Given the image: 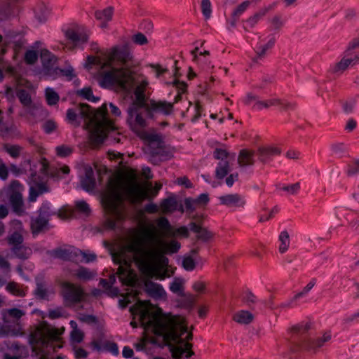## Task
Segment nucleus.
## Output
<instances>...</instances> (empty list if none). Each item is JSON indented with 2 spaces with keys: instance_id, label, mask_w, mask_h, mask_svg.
<instances>
[{
  "instance_id": "1",
  "label": "nucleus",
  "mask_w": 359,
  "mask_h": 359,
  "mask_svg": "<svg viewBox=\"0 0 359 359\" xmlns=\"http://www.w3.org/2000/svg\"><path fill=\"white\" fill-rule=\"evenodd\" d=\"M130 311L134 317L139 316L140 323L145 330L162 337L168 344L174 343L169 344L173 359H189L194 355L193 344L190 342L193 339V327L188 330L184 316L163 313L161 309L151 312L148 301H138Z\"/></svg>"
},
{
  "instance_id": "2",
  "label": "nucleus",
  "mask_w": 359,
  "mask_h": 359,
  "mask_svg": "<svg viewBox=\"0 0 359 359\" xmlns=\"http://www.w3.org/2000/svg\"><path fill=\"white\" fill-rule=\"evenodd\" d=\"M169 236L153 224H142L134 229L128 236L125 249L133 254V259L139 269L149 276L164 279L160 271L168 263L164 255L177 252L180 243L175 240L166 242L162 237Z\"/></svg>"
},
{
  "instance_id": "3",
  "label": "nucleus",
  "mask_w": 359,
  "mask_h": 359,
  "mask_svg": "<svg viewBox=\"0 0 359 359\" xmlns=\"http://www.w3.org/2000/svg\"><path fill=\"white\" fill-rule=\"evenodd\" d=\"M91 48L97 55L87 57L86 67L91 69L96 66L100 75V85L104 88L118 86L123 88H130L134 81L132 72L128 68H123L132 59L128 46H116L110 49L100 50L96 43Z\"/></svg>"
},
{
  "instance_id": "4",
  "label": "nucleus",
  "mask_w": 359,
  "mask_h": 359,
  "mask_svg": "<svg viewBox=\"0 0 359 359\" xmlns=\"http://www.w3.org/2000/svg\"><path fill=\"white\" fill-rule=\"evenodd\" d=\"M151 184L147 181L139 182L135 170H126L111 179L107 184V192L103 195L102 202L107 215L114 220L109 219V226H115V220L122 216L121 205L123 194L133 203H141L150 198Z\"/></svg>"
},
{
  "instance_id": "5",
  "label": "nucleus",
  "mask_w": 359,
  "mask_h": 359,
  "mask_svg": "<svg viewBox=\"0 0 359 359\" xmlns=\"http://www.w3.org/2000/svg\"><path fill=\"white\" fill-rule=\"evenodd\" d=\"M81 118L84 119L90 133V140L95 145L102 143L108 133L115 130L114 121L109 118L105 104L95 111L87 104H80L67 111V120L69 123L78 126Z\"/></svg>"
},
{
  "instance_id": "6",
  "label": "nucleus",
  "mask_w": 359,
  "mask_h": 359,
  "mask_svg": "<svg viewBox=\"0 0 359 359\" xmlns=\"http://www.w3.org/2000/svg\"><path fill=\"white\" fill-rule=\"evenodd\" d=\"M64 332L63 327L55 328L46 322L39 323L29 337L32 353L39 359H63L62 355L52 358L51 355L63 346L62 335Z\"/></svg>"
},
{
  "instance_id": "7",
  "label": "nucleus",
  "mask_w": 359,
  "mask_h": 359,
  "mask_svg": "<svg viewBox=\"0 0 359 359\" xmlns=\"http://www.w3.org/2000/svg\"><path fill=\"white\" fill-rule=\"evenodd\" d=\"M11 228L6 241L11 252L19 259H27L32 253L30 248L23 245V226L20 220L14 219L10 223Z\"/></svg>"
},
{
  "instance_id": "8",
  "label": "nucleus",
  "mask_w": 359,
  "mask_h": 359,
  "mask_svg": "<svg viewBox=\"0 0 359 359\" xmlns=\"http://www.w3.org/2000/svg\"><path fill=\"white\" fill-rule=\"evenodd\" d=\"M114 262L119 264L117 274L123 285L133 286L137 282V276L131 269V261L127 259L123 252L113 254Z\"/></svg>"
},
{
  "instance_id": "9",
  "label": "nucleus",
  "mask_w": 359,
  "mask_h": 359,
  "mask_svg": "<svg viewBox=\"0 0 359 359\" xmlns=\"http://www.w3.org/2000/svg\"><path fill=\"white\" fill-rule=\"evenodd\" d=\"M61 295L65 306L69 307L84 302L86 297L81 285L67 281L61 283Z\"/></svg>"
},
{
  "instance_id": "10",
  "label": "nucleus",
  "mask_w": 359,
  "mask_h": 359,
  "mask_svg": "<svg viewBox=\"0 0 359 359\" xmlns=\"http://www.w3.org/2000/svg\"><path fill=\"white\" fill-rule=\"evenodd\" d=\"M144 107L133 104L128 110V123L137 135L144 130L147 126V121L144 118L146 112L143 109Z\"/></svg>"
},
{
  "instance_id": "11",
  "label": "nucleus",
  "mask_w": 359,
  "mask_h": 359,
  "mask_svg": "<svg viewBox=\"0 0 359 359\" xmlns=\"http://www.w3.org/2000/svg\"><path fill=\"white\" fill-rule=\"evenodd\" d=\"M25 315V312L18 308L4 309L1 311L2 320L5 324H14L15 327L10 330L11 335L21 336L24 332L19 323L20 318Z\"/></svg>"
},
{
  "instance_id": "12",
  "label": "nucleus",
  "mask_w": 359,
  "mask_h": 359,
  "mask_svg": "<svg viewBox=\"0 0 359 359\" xmlns=\"http://www.w3.org/2000/svg\"><path fill=\"white\" fill-rule=\"evenodd\" d=\"M147 146V150L151 155H157L163 147V138L161 134L154 129H146L137 135Z\"/></svg>"
},
{
  "instance_id": "13",
  "label": "nucleus",
  "mask_w": 359,
  "mask_h": 359,
  "mask_svg": "<svg viewBox=\"0 0 359 359\" xmlns=\"http://www.w3.org/2000/svg\"><path fill=\"white\" fill-rule=\"evenodd\" d=\"M133 74V79H134V81L133 83V86L130 88H121V89L123 90H130V89L133 88V87L134 86L135 83H136V87L135 88V90H134V95H135V100L133 102V104H136L139 107H145L146 105V97H145V91L147 90V88L149 86V81L147 80V78L142 76L141 80H138V81H135V76H134V72L133 71H131L130 69H128ZM118 87V86H114V87ZM120 88V86H119Z\"/></svg>"
},
{
  "instance_id": "14",
  "label": "nucleus",
  "mask_w": 359,
  "mask_h": 359,
  "mask_svg": "<svg viewBox=\"0 0 359 359\" xmlns=\"http://www.w3.org/2000/svg\"><path fill=\"white\" fill-rule=\"evenodd\" d=\"M25 0H0V22L14 17L20 11V3Z\"/></svg>"
},
{
  "instance_id": "15",
  "label": "nucleus",
  "mask_w": 359,
  "mask_h": 359,
  "mask_svg": "<svg viewBox=\"0 0 359 359\" xmlns=\"http://www.w3.org/2000/svg\"><path fill=\"white\" fill-rule=\"evenodd\" d=\"M11 189H12L13 191L10 195L9 201L13 210L18 215H21L23 212L22 196L20 193L22 189V186L19 182L13 181L11 184Z\"/></svg>"
},
{
  "instance_id": "16",
  "label": "nucleus",
  "mask_w": 359,
  "mask_h": 359,
  "mask_svg": "<svg viewBox=\"0 0 359 359\" xmlns=\"http://www.w3.org/2000/svg\"><path fill=\"white\" fill-rule=\"evenodd\" d=\"M65 36L74 47H79L88 41L89 32L83 27L70 28L66 31Z\"/></svg>"
},
{
  "instance_id": "17",
  "label": "nucleus",
  "mask_w": 359,
  "mask_h": 359,
  "mask_svg": "<svg viewBox=\"0 0 359 359\" xmlns=\"http://www.w3.org/2000/svg\"><path fill=\"white\" fill-rule=\"evenodd\" d=\"M90 346L95 351L98 352H109L113 355L118 354V348L117 344L114 342L104 339V337H99L95 338L90 343Z\"/></svg>"
},
{
  "instance_id": "18",
  "label": "nucleus",
  "mask_w": 359,
  "mask_h": 359,
  "mask_svg": "<svg viewBox=\"0 0 359 359\" xmlns=\"http://www.w3.org/2000/svg\"><path fill=\"white\" fill-rule=\"evenodd\" d=\"M156 225L164 234H169L171 236L180 235L186 238L189 236V231L186 226H180L173 230L168 219L164 217H161L156 220Z\"/></svg>"
},
{
  "instance_id": "19",
  "label": "nucleus",
  "mask_w": 359,
  "mask_h": 359,
  "mask_svg": "<svg viewBox=\"0 0 359 359\" xmlns=\"http://www.w3.org/2000/svg\"><path fill=\"white\" fill-rule=\"evenodd\" d=\"M40 57L45 75L50 77L56 69L55 65L57 62V57L47 49H42L41 50Z\"/></svg>"
},
{
  "instance_id": "20",
  "label": "nucleus",
  "mask_w": 359,
  "mask_h": 359,
  "mask_svg": "<svg viewBox=\"0 0 359 359\" xmlns=\"http://www.w3.org/2000/svg\"><path fill=\"white\" fill-rule=\"evenodd\" d=\"M49 253L52 257L59 258L62 260L78 262L79 259L77 258V249L73 247L57 248L50 251Z\"/></svg>"
},
{
  "instance_id": "21",
  "label": "nucleus",
  "mask_w": 359,
  "mask_h": 359,
  "mask_svg": "<svg viewBox=\"0 0 359 359\" xmlns=\"http://www.w3.org/2000/svg\"><path fill=\"white\" fill-rule=\"evenodd\" d=\"M219 201L222 205L229 208L243 207L245 204L244 198L238 194H226L219 197Z\"/></svg>"
},
{
  "instance_id": "22",
  "label": "nucleus",
  "mask_w": 359,
  "mask_h": 359,
  "mask_svg": "<svg viewBox=\"0 0 359 359\" xmlns=\"http://www.w3.org/2000/svg\"><path fill=\"white\" fill-rule=\"evenodd\" d=\"M17 95L25 107V114L34 116L38 108L32 104L29 94L25 90H20L18 92Z\"/></svg>"
},
{
  "instance_id": "23",
  "label": "nucleus",
  "mask_w": 359,
  "mask_h": 359,
  "mask_svg": "<svg viewBox=\"0 0 359 359\" xmlns=\"http://www.w3.org/2000/svg\"><path fill=\"white\" fill-rule=\"evenodd\" d=\"M173 109V104L166 101L151 100L147 110L156 113H161L164 115L170 114Z\"/></svg>"
},
{
  "instance_id": "24",
  "label": "nucleus",
  "mask_w": 359,
  "mask_h": 359,
  "mask_svg": "<svg viewBox=\"0 0 359 359\" xmlns=\"http://www.w3.org/2000/svg\"><path fill=\"white\" fill-rule=\"evenodd\" d=\"M280 149L275 146L262 147L257 151L259 159L264 163L268 162L273 157L280 155Z\"/></svg>"
},
{
  "instance_id": "25",
  "label": "nucleus",
  "mask_w": 359,
  "mask_h": 359,
  "mask_svg": "<svg viewBox=\"0 0 359 359\" xmlns=\"http://www.w3.org/2000/svg\"><path fill=\"white\" fill-rule=\"evenodd\" d=\"M209 202V196L207 194H201L197 198H188L185 200V205L187 209L195 210L204 208Z\"/></svg>"
},
{
  "instance_id": "26",
  "label": "nucleus",
  "mask_w": 359,
  "mask_h": 359,
  "mask_svg": "<svg viewBox=\"0 0 359 359\" xmlns=\"http://www.w3.org/2000/svg\"><path fill=\"white\" fill-rule=\"evenodd\" d=\"M170 290L179 296L184 298L186 301L187 306H191L194 302V298L193 295L189 294H187L183 292L182 282L180 279H175L174 281L170 285Z\"/></svg>"
},
{
  "instance_id": "27",
  "label": "nucleus",
  "mask_w": 359,
  "mask_h": 359,
  "mask_svg": "<svg viewBox=\"0 0 359 359\" xmlns=\"http://www.w3.org/2000/svg\"><path fill=\"white\" fill-rule=\"evenodd\" d=\"M331 339V333L326 332L323 334V337L316 339V340H309L304 342L302 346L304 348L308 351H315L318 348L322 347L325 342L329 341Z\"/></svg>"
},
{
  "instance_id": "28",
  "label": "nucleus",
  "mask_w": 359,
  "mask_h": 359,
  "mask_svg": "<svg viewBox=\"0 0 359 359\" xmlns=\"http://www.w3.org/2000/svg\"><path fill=\"white\" fill-rule=\"evenodd\" d=\"M255 162V152L249 149H241L238 156V163L241 167L252 166Z\"/></svg>"
},
{
  "instance_id": "29",
  "label": "nucleus",
  "mask_w": 359,
  "mask_h": 359,
  "mask_svg": "<svg viewBox=\"0 0 359 359\" xmlns=\"http://www.w3.org/2000/svg\"><path fill=\"white\" fill-rule=\"evenodd\" d=\"M189 228L191 231L196 233L197 238L199 240L207 241L211 239L214 236L211 231L201 227L200 224L195 222H191L189 224Z\"/></svg>"
},
{
  "instance_id": "30",
  "label": "nucleus",
  "mask_w": 359,
  "mask_h": 359,
  "mask_svg": "<svg viewBox=\"0 0 359 359\" xmlns=\"http://www.w3.org/2000/svg\"><path fill=\"white\" fill-rule=\"evenodd\" d=\"M27 287L15 281H10L6 286V290L15 297H25L27 294Z\"/></svg>"
},
{
  "instance_id": "31",
  "label": "nucleus",
  "mask_w": 359,
  "mask_h": 359,
  "mask_svg": "<svg viewBox=\"0 0 359 359\" xmlns=\"http://www.w3.org/2000/svg\"><path fill=\"white\" fill-rule=\"evenodd\" d=\"M359 63V55H355L353 58H346L344 57L340 62L337 63L333 67V72L335 73L342 72L349 65H355Z\"/></svg>"
},
{
  "instance_id": "32",
  "label": "nucleus",
  "mask_w": 359,
  "mask_h": 359,
  "mask_svg": "<svg viewBox=\"0 0 359 359\" xmlns=\"http://www.w3.org/2000/svg\"><path fill=\"white\" fill-rule=\"evenodd\" d=\"M48 218L38 215L36 218H32L31 221V230L34 235L39 234L43 231L48 224Z\"/></svg>"
},
{
  "instance_id": "33",
  "label": "nucleus",
  "mask_w": 359,
  "mask_h": 359,
  "mask_svg": "<svg viewBox=\"0 0 359 359\" xmlns=\"http://www.w3.org/2000/svg\"><path fill=\"white\" fill-rule=\"evenodd\" d=\"M36 18L41 22H45L50 14V9L44 2H39L34 8Z\"/></svg>"
},
{
  "instance_id": "34",
  "label": "nucleus",
  "mask_w": 359,
  "mask_h": 359,
  "mask_svg": "<svg viewBox=\"0 0 359 359\" xmlns=\"http://www.w3.org/2000/svg\"><path fill=\"white\" fill-rule=\"evenodd\" d=\"M316 279L313 278L302 290V292L297 293L294 297L287 302L282 304L281 306L284 308H292L294 306V302L300 297L306 295L315 285Z\"/></svg>"
},
{
  "instance_id": "35",
  "label": "nucleus",
  "mask_w": 359,
  "mask_h": 359,
  "mask_svg": "<svg viewBox=\"0 0 359 359\" xmlns=\"http://www.w3.org/2000/svg\"><path fill=\"white\" fill-rule=\"evenodd\" d=\"M253 319V314L250 311L245 310H240L236 312L233 316V320L239 324H250L252 322Z\"/></svg>"
},
{
  "instance_id": "36",
  "label": "nucleus",
  "mask_w": 359,
  "mask_h": 359,
  "mask_svg": "<svg viewBox=\"0 0 359 359\" xmlns=\"http://www.w3.org/2000/svg\"><path fill=\"white\" fill-rule=\"evenodd\" d=\"M275 43L274 37L271 38L266 43L260 41L257 43L255 48L256 57L255 60L257 62L261 60L266 54V52L273 46Z\"/></svg>"
},
{
  "instance_id": "37",
  "label": "nucleus",
  "mask_w": 359,
  "mask_h": 359,
  "mask_svg": "<svg viewBox=\"0 0 359 359\" xmlns=\"http://www.w3.org/2000/svg\"><path fill=\"white\" fill-rule=\"evenodd\" d=\"M113 15V8L111 7H108L102 11H97L95 13V18L100 21L101 27H105L107 22L111 20Z\"/></svg>"
},
{
  "instance_id": "38",
  "label": "nucleus",
  "mask_w": 359,
  "mask_h": 359,
  "mask_svg": "<svg viewBox=\"0 0 359 359\" xmlns=\"http://www.w3.org/2000/svg\"><path fill=\"white\" fill-rule=\"evenodd\" d=\"M145 287L147 292L152 297H160L165 293L161 285L153 282H147L145 283Z\"/></svg>"
},
{
  "instance_id": "39",
  "label": "nucleus",
  "mask_w": 359,
  "mask_h": 359,
  "mask_svg": "<svg viewBox=\"0 0 359 359\" xmlns=\"http://www.w3.org/2000/svg\"><path fill=\"white\" fill-rule=\"evenodd\" d=\"M282 102L279 99L271 98L263 101H257L254 104L253 108L255 110H262V109H268L271 107L280 106Z\"/></svg>"
},
{
  "instance_id": "40",
  "label": "nucleus",
  "mask_w": 359,
  "mask_h": 359,
  "mask_svg": "<svg viewBox=\"0 0 359 359\" xmlns=\"http://www.w3.org/2000/svg\"><path fill=\"white\" fill-rule=\"evenodd\" d=\"M230 171L229 161H219L215 170V176L219 180H222Z\"/></svg>"
},
{
  "instance_id": "41",
  "label": "nucleus",
  "mask_w": 359,
  "mask_h": 359,
  "mask_svg": "<svg viewBox=\"0 0 359 359\" xmlns=\"http://www.w3.org/2000/svg\"><path fill=\"white\" fill-rule=\"evenodd\" d=\"M81 185L86 191L93 190L95 187V180L91 169L86 171L85 177L81 180Z\"/></svg>"
},
{
  "instance_id": "42",
  "label": "nucleus",
  "mask_w": 359,
  "mask_h": 359,
  "mask_svg": "<svg viewBox=\"0 0 359 359\" xmlns=\"http://www.w3.org/2000/svg\"><path fill=\"white\" fill-rule=\"evenodd\" d=\"M177 208V202L173 198H168L163 200L160 203V209L164 214L172 212Z\"/></svg>"
},
{
  "instance_id": "43",
  "label": "nucleus",
  "mask_w": 359,
  "mask_h": 359,
  "mask_svg": "<svg viewBox=\"0 0 359 359\" xmlns=\"http://www.w3.org/2000/svg\"><path fill=\"white\" fill-rule=\"evenodd\" d=\"M96 273L90 271L88 269L81 266L75 271L74 275L79 279L82 280H88L93 279Z\"/></svg>"
},
{
  "instance_id": "44",
  "label": "nucleus",
  "mask_w": 359,
  "mask_h": 359,
  "mask_svg": "<svg viewBox=\"0 0 359 359\" xmlns=\"http://www.w3.org/2000/svg\"><path fill=\"white\" fill-rule=\"evenodd\" d=\"M59 76H65L68 80L70 81L75 76L74 70L72 67H68L64 69L56 68L50 78L54 79Z\"/></svg>"
},
{
  "instance_id": "45",
  "label": "nucleus",
  "mask_w": 359,
  "mask_h": 359,
  "mask_svg": "<svg viewBox=\"0 0 359 359\" xmlns=\"http://www.w3.org/2000/svg\"><path fill=\"white\" fill-rule=\"evenodd\" d=\"M279 242V252L280 253L285 252L287 250L290 243V236L287 231H283L280 233Z\"/></svg>"
},
{
  "instance_id": "46",
  "label": "nucleus",
  "mask_w": 359,
  "mask_h": 359,
  "mask_svg": "<svg viewBox=\"0 0 359 359\" xmlns=\"http://www.w3.org/2000/svg\"><path fill=\"white\" fill-rule=\"evenodd\" d=\"M45 95L48 105H55L59 102V95L51 88H47L46 89Z\"/></svg>"
},
{
  "instance_id": "47",
  "label": "nucleus",
  "mask_w": 359,
  "mask_h": 359,
  "mask_svg": "<svg viewBox=\"0 0 359 359\" xmlns=\"http://www.w3.org/2000/svg\"><path fill=\"white\" fill-rule=\"evenodd\" d=\"M4 150L12 157L16 158L20 156L22 147L15 144H5Z\"/></svg>"
},
{
  "instance_id": "48",
  "label": "nucleus",
  "mask_w": 359,
  "mask_h": 359,
  "mask_svg": "<svg viewBox=\"0 0 359 359\" xmlns=\"http://www.w3.org/2000/svg\"><path fill=\"white\" fill-rule=\"evenodd\" d=\"M346 219L350 225L355 230L359 229V214L353 211H349L346 215Z\"/></svg>"
},
{
  "instance_id": "49",
  "label": "nucleus",
  "mask_w": 359,
  "mask_h": 359,
  "mask_svg": "<svg viewBox=\"0 0 359 359\" xmlns=\"http://www.w3.org/2000/svg\"><path fill=\"white\" fill-rule=\"evenodd\" d=\"M78 94L83 98L93 102H96L99 100L98 97H96L93 94V90L90 87H85L78 92Z\"/></svg>"
},
{
  "instance_id": "50",
  "label": "nucleus",
  "mask_w": 359,
  "mask_h": 359,
  "mask_svg": "<svg viewBox=\"0 0 359 359\" xmlns=\"http://www.w3.org/2000/svg\"><path fill=\"white\" fill-rule=\"evenodd\" d=\"M78 262L89 263L96 259V255L94 253H87L77 249Z\"/></svg>"
},
{
  "instance_id": "51",
  "label": "nucleus",
  "mask_w": 359,
  "mask_h": 359,
  "mask_svg": "<svg viewBox=\"0 0 359 359\" xmlns=\"http://www.w3.org/2000/svg\"><path fill=\"white\" fill-rule=\"evenodd\" d=\"M310 327H311L310 324H309L307 323H301V324L294 326L292 328V332L294 334L304 336L309 331V330L310 329Z\"/></svg>"
},
{
  "instance_id": "52",
  "label": "nucleus",
  "mask_w": 359,
  "mask_h": 359,
  "mask_svg": "<svg viewBox=\"0 0 359 359\" xmlns=\"http://www.w3.org/2000/svg\"><path fill=\"white\" fill-rule=\"evenodd\" d=\"M9 349L21 355H26L27 353L26 346L19 342H13L9 346Z\"/></svg>"
},
{
  "instance_id": "53",
  "label": "nucleus",
  "mask_w": 359,
  "mask_h": 359,
  "mask_svg": "<svg viewBox=\"0 0 359 359\" xmlns=\"http://www.w3.org/2000/svg\"><path fill=\"white\" fill-rule=\"evenodd\" d=\"M346 174L348 176H353L359 174V159L353 161L348 164Z\"/></svg>"
},
{
  "instance_id": "54",
  "label": "nucleus",
  "mask_w": 359,
  "mask_h": 359,
  "mask_svg": "<svg viewBox=\"0 0 359 359\" xmlns=\"http://www.w3.org/2000/svg\"><path fill=\"white\" fill-rule=\"evenodd\" d=\"M56 154L60 157H66L72 154V147L67 145L58 146L55 148Z\"/></svg>"
},
{
  "instance_id": "55",
  "label": "nucleus",
  "mask_w": 359,
  "mask_h": 359,
  "mask_svg": "<svg viewBox=\"0 0 359 359\" xmlns=\"http://www.w3.org/2000/svg\"><path fill=\"white\" fill-rule=\"evenodd\" d=\"M214 157L216 159L223 161H229V154L224 148H217L213 153Z\"/></svg>"
},
{
  "instance_id": "56",
  "label": "nucleus",
  "mask_w": 359,
  "mask_h": 359,
  "mask_svg": "<svg viewBox=\"0 0 359 359\" xmlns=\"http://www.w3.org/2000/svg\"><path fill=\"white\" fill-rule=\"evenodd\" d=\"M53 214L54 212L50 210V203L48 202L43 203L39 210V215L43 217L49 219L50 216Z\"/></svg>"
},
{
  "instance_id": "57",
  "label": "nucleus",
  "mask_w": 359,
  "mask_h": 359,
  "mask_svg": "<svg viewBox=\"0 0 359 359\" xmlns=\"http://www.w3.org/2000/svg\"><path fill=\"white\" fill-rule=\"evenodd\" d=\"M278 212V208L277 207H274L271 210H264V212H262L259 216V222H264L266 221L269 220L272 217H274V215Z\"/></svg>"
},
{
  "instance_id": "58",
  "label": "nucleus",
  "mask_w": 359,
  "mask_h": 359,
  "mask_svg": "<svg viewBox=\"0 0 359 359\" xmlns=\"http://www.w3.org/2000/svg\"><path fill=\"white\" fill-rule=\"evenodd\" d=\"M201 7L203 15L207 18H209L212 12L210 0H202Z\"/></svg>"
},
{
  "instance_id": "59",
  "label": "nucleus",
  "mask_w": 359,
  "mask_h": 359,
  "mask_svg": "<svg viewBox=\"0 0 359 359\" xmlns=\"http://www.w3.org/2000/svg\"><path fill=\"white\" fill-rule=\"evenodd\" d=\"M280 189L290 194H296L300 189V184L297 182L292 184L284 185Z\"/></svg>"
},
{
  "instance_id": "60",
  "label": "nucleus",
  "mask_w": 359,
  "mask_h": 359,
  "mask_svg": "<svg viewBox=\"0 0 359 359\" xmlns=\"http://www.w3.org/2000/svg\"><path fill=\"white\" fill-rule=\"evenodd\" d=\"M75 208L77 211L86 215H88L90 211L88 204L83 201L76 202Z\"/></svg>"
},
{
  "instance_id": "61",
  "label": "nucleus",
  "mask_w": 359,
  "mask_h": 359,
  "mask_svg": "<svg viewBox=\"0 0 359 359\" xmlns=\"http://www.w3.org/2000/svg\"><path fill=\"white\" fill-rule=\"evenodd\" d=\"M38 59V54L34 50H27L25 55V60L27 64H34Z\"/></svg>"
},
{
  "instance_id": "62",
  "label": "nucleus",
  "mask_w": 359,
  "mask_h": 359,
  "mask_svg": "<svg viewBox=\"0 0 359 359\" xmlns=\"http://www.w3.org/2000/svg\"><path fill=\"white\" fill-rule=\"evenodd\" d=\"M70 337L72 342L80 343L83 339L84 334L80 330H72Z\"/></svg>"
},
{
  "instance_id": "63",
  "label": "nucleus",
  "mask_w": 359,
  "mask_h": 359,
  "mask_svg": "<svg viewBox=\"0 0 359 359\" xmlns=\"http://www.w3.org/2000/svg\"><path fill=\"white\" fill-rule=\"evenodd\" d=\"M42 128L46 133L50 134L57 128V123L53 120H48L43 124Z\"/></svg>"
},
{
  "instance_id": "64",
  "label": "nucleus",
  "mask_w": 359,
  "mask_h": 359,
  "mask_svg": "<svg viewBox=\"0 0 359 359\" xmlns=\"http://www.w3.org/2000/svg\"><path fill=\"white\" fill-rule=\"evenodd\" d=\"M149 67L152 69L153 72L155 73L156 76L158 78L168 72L167 68L163 67L159 64H151L149 65Z\"/></svg>"
}]
</instances>
